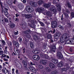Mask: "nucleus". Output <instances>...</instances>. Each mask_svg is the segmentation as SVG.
<instances>
[{
  "mask_svg": "<svg viewBox=\"0 0 74 74\" xmlns=\"http://www.w3.org/2000/svg\"><path fill=\"white\" fill-rule=\"evenodd\" d=\"M57 56L59 59H61L63 58V55L61 52L58 51L57 52Z\"/></svg>",
  "mask_w": 74,
  "mask_h": 74,
  "instance_id": "obj_7",
  "label": "nucleus"
},
{
  "mask_svg": "<svg viewBox=\"0 0 74 74\" xmlns=\"http://www.w3.org/2000/svg\"><path fill=\"white\" fill-rule=\"evenodd\" d=\"M46 55V54H41L40 55V56H41V57L42 58H45V56Z\"/></svg>",
  "mask_w": 74,
  "mask_h": 74,
  "instance_id": "obj_40",
  "label": "nucleus"
},
{
  "mask_svg": "<svg viewBox=\"0 0 74 74\" xmlns=\"http://www.w3.org/2000/svg\"><path fill=\"white\" fill-rule=\"evenodd\" d=\"M18 40H19V41L20 42H21L22 41V38L21 37H19L18 38Z\"/></svg>",
  "mask_w": 74,
  "mask_h": 74,
  "instance_id": "obj_48",
  "label": "nucleus"
},
{
  "mask_svg": "<svg viewBox=\"0 0 74 74\" xmlns=\"http://www.w3.org/2000/svg\"><path fill=\"white\" fill-rule=\"evenodd\" d=\"M51 27L52 29H55L58 27V23L56 21H54L51 22Z\"/></svg>",
  "mask_w": 74,
  "mask_h": 74,
  "instance_id": "obj_3",
  "label": "nucleus"
},
{
  "mask_svg": "<svg viewBox=\"0 0 74 74\" xmlns=\"http://www.w3.org/2000/svg\"><path fill=\"white\" fill-rule=\"evenodd\" d=\"M46 15H47L48 16H52V14L50 12H48L46 13Z\"/></svg>",
  "mask_w": 74,
  "mask_h": 74,
  "instance_id": "obj_26",
  "label": "nucleus"
},
{
  "mask_svg": "<svg viewBox=\"0 0 74 74\" xmlns=\"http://www.w3.org/2000/svg\"><path fill=\"white\" fill-rule=\"evenodd\" d=\"M37 40L39 41H41V38H40V37H38V39H37Z\"/></svg>",
  "mask_w": 74,
  "mask_h": 74,
  "instance_id": "obj_54",
  "label": "nucleus"
},
{
  "mask_svg": "<svg viewBox=\"0 0 74 74\" xmlns=\"http://www.w3.org/2000/svg\"><path fill=\"white\" fill-rule=\"evenodd\" d=\"M2 72L5 74H9V71L7 70L5 68H3L1 70Z\"/></svg>",
  "mask_w": 74,
  "mask_h": 74,
  "instance_id": "obj_9",
  "label": "nucleus"
},
{
  "mask_svg": "<svg viewBox=\"0 0 74 74\" xmlns=\"http://www.w3.org/2000/svg\"><path fill=\"white\" fill-rule=\"evenodd\" d=\"M47 38L48 39H50L52 38V35L51 34H48L47 36Z\"/></svg>",
  "mask_w": 74,
  "mask_h": 74,
  "instance_id": "obj_28",
  "label": "nucleus"
},
{
  "mask_svg": "<svg viewBox=\"0 0 74 74\" xmlns=\"http://www.w3.org/2000/svg\"><path fill=\"white\" fill-rule=\"evenodd\" d=\"M1 7L2 8V12H3H3L4 13V15H5V16H7V15H8V12H7V11H8V9L7 8L5 7L4 6H3L2 5L1 3Z\"/></svg>",
  "mask_w": 74,
  "mask_h": 74,
  "instance_id": "obj_2",
  "label": "nucleus"
},
{
  "mask_svg": "<svg viewBox=\"0 0 74 74\" xmlns=\"http://www.w3.org/2000/svg\"><path fill=\"white\" fill-rule=\"evenodd\" d=\"M66 13H64V15L66 16H68V14H67V13H68V14H70V12L69 11V10L68 9H66Z\"/></svg>",
  "mask_w": 74,
  "mask_h": 74,
  "instance_id": "obj_20",
  "label": "nucleus"
},
{
  "mask_svg": "<svg viewBox=\"0 0 74 74\" xmlns=\"http://www.w3.org/2000/svg\"><path fill=\"white\" fill-rule=\"evenodd\" d=\"M25 16L27 19H29V18H32V14H25Z\"/></svg>",
  "mask_w": 74,
  "mask_h": 74,
  "instance_id": "obj_17",
  "label": "nucleus"
},
{
  "mask_svg": "<svg viewBox=\"0 0 74 74\" xmlns=\"http://www.w3.org/2000/svg\"><path fill=\"white\" fill-rule=\"evenodd\" d=\"M53 36L54 40H57V39H58V38L60 36V32H57L56 34H54Z\"/></svg>",
  "mask_w": 74,
  "mask_h": 74,
  "instance_id": "obj_6",
  "label": "nucleus"
},
{
  "mask_svg": "<svg viewBox=\"0 0 74 74\" xmlns=\"http://www.w3.org/2000/svg\"><path fill=\"white\" fill-rule=\"evenodd\" d=\"M44 10V8H38L36 9V11L38 12H40Z\"/></svg>",
  "mask_w": 74,
  "mask_h": 74,
  "instance_id": "obj_16",
  "label": "nucleus"
},
{
  "mask_svg": "<svg viewBox=\"0 0 74 74\" xmlns=\"http://www.w3.org/2000/svg\"><path fill=\"white\" fill-rule=\"evenodd\" d=\"M45 69L47 72H50L51 71V69L48 67H46L45 68Z\"/></svg>",
  "mask_w": 74,
  "mask_h": 74,
  "instance_id": "obj_25",
  "label": "nucleus"
},
{
  "mask_svg": "<svg viewBox=\"0 0 74 74\" xmlns=\"http://www.w3.org/2000/svg\"><path fill=\"white\" fill-rule=\"evenodd\" d=\"M22 6H23V3H20L18 6V7L20 9H22Z\"/></svg>",
  "mask_w": 74,
  "mask_h": 74,
  "instance_id": "obj_32",
  "label": "nucleus"
},
{
  "mask_svg": "<svg viewBox=\"0 0 74 74\" xmlns=\"http://www.w3.org/2000/svg\"><path fill=\"white\" fill-rule=\"evenodd\" d=\"M33 58L34 59V60H38L39 59H40V57L38 55H34Z\"/></svg>",
  "mask_w": 74,
  "mask_h": 74,
  "instance_id": "obj_11",
  "label": "nucleus"
},
{
  "mask_svg": "<svg viewBox=\"0 0 74 74\" xmlns=\"http://www.w3.org/2000/svg\"><path fill=\"white\" fill-rule=\"evenodd\" d=\"M34 1H31L30 2L29 4L31 5V6H33V4L34 3Z\"/></svg>",
  "mask_w": 74,
  "mask_h": 74,
  "instance_id": "obj_43",
  "label": "nucleus"
},
{
  "mask_svg": "<svg viewBox=\"0 0 74 74\" xmlns=\"http://www.w3.org/2000/svg\"><path fill=\"white\" fill-rule=\"evenodd\" d=\"M51 61L53 63H55V64H57L58 63V60H57V59H54V58H55V57L54 56H53V57L51 56Z\"/></svg>",
  "mask_w": 74,
  "mask_h": 74,
  "instance_id": "obj_10",
  "label": "nucleus"
},
{
  "mask_svg": "<svg viewBox=\"0 0 74 74\" xmlns=\"http://www.w3.org/2000/svg\"><path fill=\"white\" fill-rule=\"evenodd\" d=\"M2 43L1 45L2 46H4V45H5V44L6 43L5 42V41L4 40H2Z\"/></svg>",
  "mask_w": 74,
  "mask_h": 74,
  "instance_id": "obj_38",
  "label": "nucleus"
},
{
  "mask_svg": "<svg viewBox=\"0 0 74 74\" xmlns=\"http://www.w3.org/2000/svg\"><path fill=\"white\" fill-rule=\"evenodd\" d=\"M64 65V64L62 62H60L58 65V66L59 67L63 66Z\"/></svg>",
  "mask_w": 74,
  "mask_h": 74,
  "instance_id": "obj_19",
  "label": "nucleus"
},
{
  "mask_svg": "<svg viewBox=\"0 0 74 74\" xmlns=\"http://www.w3.org/2000/svg\"><path fill=\"white\" fill-rule=\"evenodd\" d=\"M3 53V51L0 50V55H1Z\"/></svg>",
  "mask_w": 74,
  "mask_h": 74,
  "instance_id": "obj_53",
  "label": "nucleus"
},
{
  "mask_svg": "<svg viewBox=\"0 0 74 74\" xmlns=\"http://www.w3.org/2000/svg\"><path fill=\"white\" fill-rule=\"evenodd\" d=\"M50 52H55V50H54L52 48H51L50 49Z\"/></svg>",
  "mask_w": 74,
  "mask_h": 74,
  "instance_id": "obj_49",
  "label": "nucleus"
},
{
  "mask_svg": "<svg viewBox=\"0 0 74 74\" xmlns=\"http://www.w3.org/2000/svg\"><path fill=\"white\" fill-rule=\"evenodd\" d=\"M12 56H16V54H15V53H14V52H13V53H12Z\"/></svg>",
  "mask_w": 74,
  "mask_h": 74,
  "instance_id": "obj_61",
  "label": "nucleus"
},
{
  "mask_svg": "<svg viewBox=\"0 0 74 74\" xmlns=\"http://www.w3.org/2000/svg\"><path fill=\"white\" fill-rule=\"evenodd\" d=\"M16 55H18V56L21 55L20 51H19V50L18 49L16 50Z\"/></svg>",
  "mask_w": 74,
  "mask_h": 74,
  "instance_id": "obj_23",
  "label": "nucleus"
},
{
  "mask_svg": "<svg viewBox=\"0 0 74 74\" xmlns=\"http://www.w3.org/2000/svg\"><path fill=\"white\" fill-rule=\"evenodd\" d=\"M14 20H15V21H16V22H18V21H19V19L18 18H14Z\"/></svg>",
  "mask_w": 74,
  "mask_h": 74,
  "instance_id": "obj_57",
  "label": "nucleus"
},
{
  "mask_svg": "<svg viewBox=\"0 0 74 74\" xmlns=\"http://www.w3.org/2000/svg\"><path fill=\"white\" fill-rule=\"evenodd\" d=\"M4 20L5 22L6 23H9V21H8V19L7 18H5Z\"/></svg>",
  "mask_w": 74,
  "mask_h": 74,
  "instance_id": "obj_41",
  "label": "nucleus"
},
{
  "mask_svg": "<svg viewBox=\"0 0 74 74\" xmlns=\"http://www.w3.org/2000/svg\"><path fill=\"white\" fill-rule=\"evenodd\" d=\"M51 56L52 57H53V56H50V58H49L48 56L47 55H46V56H45V59H51V58H52L51 57Z\"/></svg>",
  "mask_w": 74,
  "mask_h": 74,
  "instance_id": "obj_34",
  "label": "nucleus"
},
{
  "mask_svg": "<svg viewBox=\"0 0 74 74\" xmlns=\"http://www.w3.org/2000/svg\"><path fill=\"white\" fill-rule=\"evenodd\" d=\"M58 27L61 30H64V27L61 25H59Z\"/></svg>",
  "mask_w": 74,
  "mask_h": 74,
  "instance_id": "obj_33",
  "label": "nucleus"
},
{
  "mask_svg": "<svg viewBox=\"0 0 74 74\" xmlns=\"http://www.w3.org/2000/svg\"><path fill=\"white\" fill-rule=\"evenodd\" d=\"M26 10L29 12H32L33 11V9L32 6H30L29 5H27L26 6Z\"/></svg>",
  "mask_w": 74,
  "mask_h": 74,
  "instance_id": "obj_4",
  "label": "nucleus"
},
{
  "mask_svg": "<svg viewBox=\"0 0 74 74\" xmlns=\"http://www.w3.org/2000/svg\"><path fill=\"white\" fill-rule=\"evenodd\" d=\"M16 17H18V16H19V14L18 13H17L15 14Z\"/></svg>",
  "mask_w": 74,
  "mask_h": 74,
  "instance_id": "obj_62",
  "label": "nucleus"
},
{
  "mask_svg": "<svg viewBox=\"0 0 74 74\" xmlns=\"http://www.w3.org/2000/svg\"><path fill=\"white\" fill-rule=\"evenodd\" d=\"M57 10L58 11H60L61 10V6L60 5V4H57Z\"/></svg>",
  "mask_w": 74,
  "mask_h": 74,
  "instance_id": "obj_22",
  "label": "nucleus"
},
{
  "mask_svg": "<svg viewBox=\"0 0 74 74\" xmlns=\"http://www.w3.org/2000/svg\"><path fill=\"white\" fill-rule=\"evenodd\" d=\"M14 45H15V46L17 47V48L19 47V43L17 42H16Z\"/></svg>",
  "mask_w": 74,
  "mask_h": 74,
  "instance_id": "obj_37",
  "label": "nucleus"
},
{
  "mask_svg": "<svg viewBox=\"0 0 74 74\" xmlns=\"http://www.w3.org/2000/svg\"><path fill=\"white\" fill-rule=\"evenodd\" d=\"M10 7H11L12 8H13V9H15V7L13 5H10Z\"/></svg>",
  "mask_w": 74,
  "mask_h": 74,
  "instance_id": "obj_52",
  "label": "nucleus"
},
{
  "mask_svg": "<svg viewBox=\"0 0 74 74\" xmlns=\"http://www.w3.org/2000/svg\"><path fill=\"white\" fill-rule=\"evenodd\" d=\"M58 71H53L51 73V74H58Z\"/></svg>",
  "mask_w": 74,
  "mask_h": 74,
  "instance_id": "obj_35",
  "label": "nucleus"
},
{
  "mask_svg": "<svg viewBox=\"0 0 74 74\" xmlns=\"http://www.w3.org/2000/svg\"><path fill=\"white\" fill-rule=\"evenodd\" d=\"M50 5L49 4L45 3L43 5V7L45 8H49Z\"/></svg>",
  "mask_w": 74,
  "mask_h": 74,
  "instance_id": "obj_21",
  "label": "nucleus"
},
{
  "mask_svg": "<svg viewBox=\"0 0 74 74\" xmlns=\"http://www.w3.org/2000/svg\"><path fill=\"white\" fill-rule=\"evenodd\" d=\"M9 26L11 28H14L15 27V25L13 23H10Z\"/></svg>",
  "mask_w": 74,
  "mask_h": 74,
  "instance_id": "obj_30",
  "label": "nucleus"
},
{
  "mask_svg": "<svg viewBox=\"0 0 74 74\" xmlns=\"http://www.w3.org/2000/svg\"><path fill=\"white\" fill-rule=\"evenodd\" d=\"M23 3H24V4H25V3H26V0H23Z\"/></svg>",
  "mask_w": 74,
  "mask_h": 74,
  "instance_id": "obj_64",
  "label": "nucleus"
},
{
  "mask_svg": "<svg viewBox=\"0 0 74 74\" xmlns=\"http://www.w3.org/2000/svg\"><path fill=\"white\" fill-rule=\"evenodd\" d=\"M30 47L31 48H34V43L32 42H31L30 43Z\"/></svg>",
  "mask_w": 74,
  "mask_h": 74,
  "instance_id": "obj_24",
  "label": "nucleus"
},
{
  "mask_svg": "<svg viewBox=\"0 0 74 74\" xmlns=\"http://www.w3.org/2000/svg\"><path fill=\"white\" fill-rule=\"evenodd\" d=\"M27 40L26 39H25V41H24V44H27Z\"/></svg>",
  "mask_w": 74,
  "mask_h": 74,
  "instance_id": "obj_63",
  "label": "nucleus"
},
{
  "mask_svg": "<svg viewBox=\"0 0 74 74\" xmlns=\"http://www.w3.org/2000/svg\"><path fill=\"white\" fill-rule=\"evenodd\" d=\"M39 23L42 26H44V23H42L41 22H39Z\"/></svg>",
  "mask_w": 74,
  "mask_h": 74,
  "instance_id": "obj_47",
  "label": "nucleus"
},
{
  "mask_svg": "<svg viewBox=\"0 0 74 74\" xmlns=\"http://www.w3.org/2000/svg\"><path fill=\"white\" fill-rule=\"evenodd\" d=\"M43 2H44L42 0H40L38 1V4L39 5H41V4H43Z\"/></svg>",
  "mask_w": 74,
  "mask_h": 74,
  "instance_id": "obj_27",
  "label": "nucleus"
},
{
  "mask_svg": "<svg viewBox=\"0 0 74 74\" xmlns=\"http://www.w3.org/2000/svg\"><path fill=\"white\" fill-rule=\"evenodd\" d=\"M66 57L65 58L66 60H69V58L67 56H69L67 55V54H66Z\"/></svg>",
  "mask_w": 74,
  "mask_h": 74,
  "instance_id": "obj_56",
  "label": "nucleus"
},
{
  "mask_svg": "<svg viewBox=\"0 0 74 74\" xmlns=\"http://www.w3.org/2000/svg\"><path fill=\"white\" fill-rule=\"evenodd\" d=\"M12 43L13 45H14L16 42L15 41V40H13L12 41Z\"/></svg>",
  "mask_w": 74,
  "mask_h": 74,
  "instance_id": "obj_55",
  "label": "nucleus"
},
{
  "mask_svg": "<svg viewBox=\"0 0 74 74\" xmlns=\"http://www.w3.org/2000/svg\"><path fill=\"white\" fill-rule=\"evenodd\" d=\"M18 33V31H17L16 32H14V35H17Z\"/></svg>",
  "mask_w": 74,
  "mask_h": 74,
  "instance_id": "obj_59",
  "label": "nucleus"
},
{
  "mask_svg": "<svg viewBox=\"0 0 74 74\" xmlns=\"http://www.w3.org/2000/svg\"><path fill=\"white\" fill-rule=\"evenodd\" d=\"M71 25L70 23H67V26L68 27H71Z\"/></svg>",
  "mask_w": 74,
  "mask_h": 74,
  "instance_id": "obj_50",
  "label": "nucleus"
},
{
  "mask_svg": "<svg viewBox=\"0 0 74 74\" xmlns=\"http://www.w3.org/2000/svg\"><path fill=\"white\" fill-rule=\"evenodd\" d=\"M71 16L73 18H74V13L72 12L71 14Z\"/></svg>",
  "mask_w": 74,
  "mask_h": 74,
  "instance_id": "obj_46",
  "label": "nucleus"
},
{
  "mask_svg": "<svg viewBox=\"0 0 74 74\" xmlns=\"http://www.w3.org/2000/svg\"><path fill=\"white\" fill-rule=\"evenodd\" d=\"M22 63L23 64L24 66V67L23 68V70H25L28 71L29 69L27 67V63L25 61H22Z\"/></svg>",
  "mask_w": 74,
  "mask_h": 74,
  "instance_id": "obj_5",
  "label": "nucleus"
},
{
  "mask_svg": "<svg viewBox=\"0 0 74 74\" xmlns=\"http://www.w3.org/2000/svg\"><path fill=\"white\" fill-rule=\"evenodd\" d=\"M67 5L68 8H71V6L70 4V3H69V2H67Z\"/></svg>",
  "mask_w": 74,
  "mask_h": 74,
  "instance_id": "obj_39",
  "label": "nucleus"
},
{
  "mask_svg": "<svg viewBox=\"0 0 74 74\" xmlns=\"http://www.w3.org/2000/svg\"><path fill=\"white\" fill-rule=\"evenodd\" d=\"M37 3H35L34 2V4L33 5V7H36V6H37Z\"/></svg>",
  "mask_w": 74,
  "mask_h": 74,
  "instance_id": "obj_45",
  "label": "nucleus"
},
{
  "mask_svg": "<svg viewBox=\"0 0 74 74\" xmlns=\"http://www.w3.org/2000/svg\"><path fill=\"white\" fill-rule=\"evenodd\" d=\"M68 36L66 34H64L63 36L61 37L60 39V41L59 44H61V43H63L64 42V40L66 41L65 44H74V36L73 38V40L71 39L70 40H68Z\"/></svg>",
  "mask_w": 74,
  "mask_h": 74,
  "instance_id": "obj_1",
  "label": "nucleus"
},
{
  "mask_svg": "<svg viewBox=\"0 0 74 74\" xmlns=\"http://www.w3.org/2000/svg\"><path fill=\"white\" fill-rule=\"evenodd\" d=\"M40 63H41L43 65H45L47 63V61L46 60H42L40 61Z\"/></svg>",
  "mask_w": 74,
  "mask_h": 74,
  "instance_id": "obj_14",
  "label": "nucleus"
},
{
  "mask_svg": "<svg viewBox=\"0 0 74 74\" xmlns=\"http://www.w3.org/2000/svg\"><path fill=\"white\" fill-rule=\"evenodd\" d=\"M8 4H10V6L12 4V0H8Z\"/></svg>",
  "mask_w": 74,
  "mask_h": 74,
  "instance_id": "obj_31",
  "label": "nucleus"
},
{
  "mask_svg": "<svg viewBox=\"0 0 74 74\" xmlns=\"http://www.w3.org/2000/svg\"><path fill=\"white\" fill-rule=\"evenodd\" d=\"M39 67L40 69H42L44 68V66L42 65H40L39 66Z\"/></svg>",
  "mask_w": 74,
  "mask_h": 74,
  "instance_id": "obj_44",
  "label": "nucleus"
},
{
  "mask_svg": "<svg viewBox=\"0 0 74 74\" xmlns=\"http://www.w3.org/2000/svg\"><path fill=\"white\" fill-rule=\"evenodd\" d=\"M35 37V40H37V39H38L39 37L38 36H34Z\"/></svg>",
  "mask_w": 74,
  "mask_h": 74,
  "instance_id": "obj_51",
  "label": "nucleus"
},
{
  "mask_svg": "<svg viewBox=\"0 0 74 74\" xmlns=\"http://www.w3.org/2000/svg\"><path fill=\"white\" fill-rule=\"evenodd\" d=\"M29 69L31 71H32V72H33V73H36V70L34 67L30 66L29 67Z\"/></svg>",
  "mask_w": 74,
  "mask_h": 74,
  "instance_id": "obj_13",
  "label": "nucleus"
},
{
  "mask_svg": "<svg viewBox=\"0 0 74 74\" xmlns=\"http://www.w3.org/2000/svg\"><path fill=\"white\" fill-rule=\"evenodd\" d=\"M30 64L31 66H33V65L34 66H35V65H37V62H34V63H33L32 62H31Z\"/></svg>",
  "mask_w": 74,
  "mask_h": 74,
  "instance_id": "obj_29",
  "label": "nucleus"
},
{
  "mask_svg": "<svg viewBox=\"0 0 74 74\" xmlns=\"http://www.w3.org/2000/svg\"><path fill=\"white\" fill-rule=\"evenodd\" d=\"M6 56H7V55L4 54H2L1 56V59H3V58H6Z\"/></svg>",
  "mask_w": 74,
  "mask_h": 74,
  "instance_id": "obj_36",
  "label": "nucleus"
},
{
  "mask_svg": "<svg viewBox=\"0 0 74 74\" xmlns=\"http://www.w3.org/2000/svg\"><path fill=\"white\" fill-rule=\"evenodd\" d=\"M4 53H5L6 54H7V53L8 52V51H7L6 50H4Z\"/></svg>",
  "mask_w": 74,
  "mask_h": 74,
  "instance_id": "obj_58",
  "label": "nucleus"
},
{
  "mask_svg": "<svg viewBox=\"0 0 74 74\" xmlns=\"http://www.w3.org/2000/svg\"><path fill=\"white\" fill-rule=\"evenodd\" d=\"M28 32H29V30H27L24 33L25 34L26 37L27 38H30L31 37V36L30 35Z\"/></svg>",
  "mask_w": 74,
  "mask_h": 74,
  "instance_id": "obj_12",
  "label": "nucleus"
},
{
  "mask_svg": "<svg viewBox=\"0 0 74 74\" xmlns=\"http://www.w3.org/2000/svg\"><path fill=\"white\" fill-rule=\"evenodd\" d=\"M49 66L50 67L51 69H53V68H54V67H55V65L54 64L51 62H50L49 63Z\"/></svg>",
  "mask_w": 74,
  "mask_h": 74,
  "instance_id": "obj_18",
  "label": "nucleus"
},
{
  "mask_svg": "<svg viewBox=\"0 0 74 74\" xmlns=\"http://www.w3.org/2000/svg\"><path fill=\"white\" fill-rule=\"evenodd\" d=\"M50 39V40L51 42H53V38H52Z\"/></svg>",
  "mask_w": 74,
  "mask_h": 74,
  "instance_id": "obj_60",
  "label": "nucleus"
},
{
  "mask_svg": "<svg viewBox=\"0 0 74 74\" xmlns=\"http://www.w3.org/2000/svg\"><path fill=\"white\" fill-rule=\"evenodd\" d=\"M65 68H64L62 69V71H66L70 67L69 66V64L66 63L65 64Z\"/></svg>",
  "mask_w": 74,
  "mask_h": 74,
  "instance_id": "obj_8",
  "label": "nucleus"
},
{
  "mask_svg": "<svg viewBox=\"0 0 74 74\" xmlns=\"http://www.w3.org/2000/svg\"><path fill=\"white\" fill-rule=\"evenodd\" d=\"M52 49L55 51V49H56V45H53Z\"/></svg>",
  "mask_w": 74,
  "mask_h": 74,
  "instance_id": "obj_42",
  "label": "nucleus"
},
{
  "mask_svg": "<svg viewBox=\"0 0 74 74\" xmlns=\"http://www.w3.org/2000/svg\"><path fill=\"white\" fill-rule=\"evenodd\" d=\"M50 10L51 11H53L54 12H56V10L55 9V8L53 5L51 7V8H50Z\"/></svg>",
  "mask_w": 74,
  "mask_h": 74,
  "instance_id": "obj_15",
  "label": "nucleus"
}]
</instances>
